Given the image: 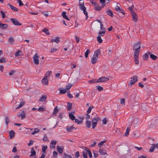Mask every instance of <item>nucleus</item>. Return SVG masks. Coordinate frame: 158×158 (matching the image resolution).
Instances as JSON below:
<instances>
[{"label":"nucleus","instance_id":"obj_20","mask_svg":"<svg viewBox=\"0 0 158 158\" xmlns=\"http://www.w3.org/2000/svg\"><path fill=\"white\" fill-rule=\"evenodd\" d=\"M94 7L96 10L98 11H100L101 10L103 6L101 7L97 3V4L94 5Z\"/></svg>","mask_w":158,"mask_h":158},{"label":"nucleus","instance_id":"obj_47","mask_svg":"<svg viewBox=\"0 0 158 158\" xmlns=\"http://www.w3.org/2000/svg\"><path fill=\"white\" fill-rule=\"evenodd\" d=\"M52 73V72L51 71H48L44 77H46L47 78H48V77L50 75H51Z\"/></svg>","mask_w":158,"mask_h":158},{"label":"nucleus","instance_id":"obj_13","mask_svg":"<svg viewBox=\"0 0 158 158\" xmlns=\"http://www.w3.org/2000/svg\"><path fill=\"white\" fill-rule=\"evenodd\" d=\"M26 113L24 111H22L20 114L18 115L19 117H21L22 119H24L26 117Z\"/></svg>","mask_w":158,"mask_h":158},{"label":"nucleus","instance_id":"obj_25","mask_svg":"<svg viewBox=\"0 0 158 158\" xmlns=\"http://www.w3.org/2000/svg\"><path fill=\"white\" fill-rule=\"evenodd\" d=\"M66 12H63L62 13V15L64 19H66V20L69 21V19L68 18L67 16L66 15Z\"/></svg>","mask_w":158,"mask_h":158},{"label":"nucleus","instance_id":"obj_59","mask_svg":"<svg viewBox=\"0 0 158 158\" xmlns=\"http://www.w3.org/2000/svg\"><path fill=\"white\" fill-rule=\"evenodd\" d=\"M106 141H102L101 142H100L98 144V146L100 147L104 143H105L106 142Z\"/></svg>","mask_w":158,"mask_h":158},{"label":"nucleus","instance_id":"obj_35","mask_svg":"<svg viewBox=\"0 0 158 158\" xmlns=\"http://www.w3.org/2000/svg\"><path fill=\"white\" fill-rule=\"evenodd\" d=\"M86 126L88 128H89L91 126V122L90 121H87L86 122Z\"/></svg>","mask_w":158,"mask_h":158},{"label":"nucleus","instance_id":"obj_39","mask_svg":"<svg viewBox=\"0 0 158 158\" xmlns=\"http://www.w3.org/2000/svg\"><path fill=\"white\" fill-rule=\"evenodd\" d=\"M43 31L47 35H49L50 34V33L48 30L46 28H45L44 29H43Z\"/></svg>","mask_w":158,"mask_h":158},{"label":"nucleus","instance_id":"obj_2","mask_svg":"<svg viewBox=\"0 0 158 158\" xmlns=\"http://www.w3.org/2000/svg\"><path fill=\"white\" fill-rule=\"evenodd\" d=\"M100 120V118L98 116H96L93 118L92 120V127L93 129H94L96 127L98 121Z\"/></svg>","mask_w":158,"mask_h":158},{"label":"nucleus","instance_id":"obj_11","mask_svg":"<svg viewBox=\"0 0 158 158\" xmlns=\"http://www.w3.org/2000/svg\"><path fill=\"white\" fill-rule=\"evenodd\" d=\"M139 54H134V57L135 64H139L138 57Z\"/></svg>","mask_w":158,"mask_h":158},{"label":"nucleus","instance_id":"obj_5","mask_svg":"<svg viewBox=\"0 0 158 158\" xmlns=\"http://www.w3.org/2000/svg\"><path fill=\"white\" fill-rule=\"evenodd\" d=\"M34 63L36 64H38L39 63V57L37 54L34 55L33 57Z\"/></svg>","mask_w":158,"mask_h":158},{"label":"nucleus","instance_id":"obj_51","mask_svg":"<svg viewBox=\"0 0 158 158\" xmlns=\"http://www.w3.org/2000/svg\"><path fill=\"white\" fill-rule=\"evenodd\" d=\"M97 80H96L95 79H92V80H89V83H96L97 82Z\"/></svg>","mask_w":158,"mask_h":158},{"label":"nucleus","instance_id":"obj_12","mask_svg":"<svg viewBox=\"0 0 158 158\" xmlns=\"http://www.w3.org/2000/svg\"><path fill=\"white\" fill-rule=\"evenodd\" d=\"M115 9L118 12L121 13L123 14V15H125V12L124 11L123 9H121L118 6H116Z\"/></svg>","mask_w":158,"mask_h":158},{"label":"nucleus","instance_id":"obj_62","mask_svg":"<svg viewBox=\"0 0 158 158\" xmlns=\"http://www.w3.org/2000/svg\"><path fill=\"white\" fill-rule=\"evenodd\" d=\"M102 123L104 124H106L107 122V119L106 118H105L102 120Z\"/></svg>","mask_w":158,"mask_h":158},{"label":"nucleus","instance_id":"obj_53","mask_svg":"<svg viewBox=\"0 0 158 158\" xmlns=\"http://www.w3.org/2000/svg\"><path fill=\"white\" fill-rule=\"evenodd\" d=\"M74 120H75V122L76 123H78V124H81L82 123V121L81 120H79L78 119H75Z\"/></svg>","mask_w":158,"mask_h":158},{"label":"nucleus","instance_id":"obj_18","mask_svg":"<svg viewBox=\"0 0 158 158\" xmlns=\"http://www.w3.org/2000/svg\"><path fill=\"white\" fill-rule=\"evenodd\" d=\"M8 5L9 6L10 8L14 11L17 12L18 11V10L17 8L15 7L14 6L8 3Z\"/></svg>","mask_w":158,"mask_h":158},{"label":"nucleus","instance_id":"obj_8","mask_svg":"<svg viewBox=\"0 0 158 158\" xmlns=\"http://www.w3.org/2000/svg\"><path fill=\"white\" fill-rule=\"evenodd\" d=\"M131 14L133 20L134 22H136L138 20L137 15L135 11H132Z\"/></svg>","mask_w":158,"mask_h":158},{"label":"nucleus","instance_id":"obj_15","mask_svg":"<svg viewBox=\"0 0 158 158\" xmlns=\"http://www.w3.org/2000/svg\"><path fill=\"white\" fill-rule=\"evenodd\" d=\"M57 141L56 140H52L50 143V148H54L56 143Z\"/></svg>","mask_w":158,"mask_h":158},{"label":"nucleus","instance_id":"obj_36","mask_svg":"<svg viewBox=\"0 0 158 158\" xmlns=\"http://www.w3.org/2000/svg\"><path fill=\"white\" fill-rule=\"evenodd\" d=\"M40 131V130L38 128H35L34 131H33L31 133L32 135H34L35 134L38 133Z\"/></svg>","mask_w":158,"mask_h":158},{"label":"nucleus","instance_id":"obj_52","mask_svg":"<svg viewBox=\"0 0 158 158\" xmlns=\"http://www.w3.org/2000/svg\"><path fill=\"white\" fill-rule=\"evenodd\" d=\"M72 86V85L70 84H69L66 87L65 89L66 90H69L71 88Z\"/></svg>","mask_w":158,"mask_h":158},{"label":"nucleus","instance_id":"obj_9","mask_svg":"<svg viewBox=\"0 0 158 158\" xmlns=\"http://www.w3.org/2000/svg\"><path fill=\"white\" fill-rule=\"evenodd\" d=\"M84 4V2H79V6L80 9L83 11L85 10H86V8Z\"/></svg>","mask_w":158,"mask_h":158},{"label":"nucleus","instance_id":"obj_54","mask_svg":"<svg viewBox=\"0 0 158 158\" xmlns=\"http://www.w3.org/2000/svg\"><path fill=\"white\" fill-rule=\"evenodd\" d=\"M43 140L44 141H48L49 140L48 139V138L46 136V135H44L43 139Z\"/></svg>","mask_w":158,"mask_h":158},{"label":"nucleus","instance_id":"obj_46","mask_svg":"<svg viewBox=\"0 0 158 158\" xmlns=\"http://www.w3.org/2000/svg\"><path fill=\"white\" fill-rule=\"evenodd\" d=\"M0 62L1 63H5L6 62V60L4 57H2L0 59Z\"/></svg>","mask_w":158,"mask_h":158},{"label":"nucleus","instance_id":"obj_10","mask_svg":"<svg viewBox=\"0 0 158 158\" xmlns=\"http://www.w3.org/2000/svg\"><path fill=\"white\" fill-rule=\"evenodd\" d=\"M99 152L102 155H104L107 153L106 151L103 148L100 147L99 150Z\"/></svg>","mask_w":158,"mask_h":158},{"label":"nucleus","instance_id":"obj_33","mask_svg":"<svg viewBox=\"0 0 158 158\" xmlns=\"http://www.w3.org/2000/svg\"><path fill=\"white\" fill-rule=\"evenodd\" d=\"M22 52L21 51H20L19 50H18L15 53V56H21L22 55Z\"/></svg>","mask_w":158,"mask_h":158},{"label":"nucleus","instance_id":"obj_41","mask_svg":"<svg viewBox=\"0 0 158 158\" xmlns=\"http://www.w3.org/2000/svg\"><path fill=\"white\" fill-rule=\"evenodd\" d=\"M47 146H44L42 148V152L44 153H46V150L47 149Z\"/></svg>","mask_w":158,"mask_h":158},{"label":"nucleus","instance_id":"obj_26","mask_svg":"<svg viewBox=\"0 0 158 158\" xmlns=\"http://www.w3.org/2000/svg\"><path fill=\"white\" fill-rule=\"evenodd\" d=\"M25 103V102L23 101H22L20 102L19 104V106L16 108V109H18L19 108H21L22 107Z\"/></svg>","mask_w":158,"mask_h":158},{"label":"nucleus","instance_id":"obj_4","mask_svg":"<svg viewBox=\"0 0 158 158\" xmlns=\"http://www.w3.org/2000/svg\"><path fill=\"white\" fill-rule=\"evenodd\" d=\"M131 80L130 81L129 85H132L138 81L137 77L136 76H135L133 77H131Z\"/></svg>","mask_w":158,"mask_h":158},{"label":"nucleus","instance_id":"obj_6","mask_svg":"<svg viewBox=\"0 0 158 158\" xmlns=\"http://www.w3.org/2000/svg\"><path fill=\"white\" fill-rule=\"evenodd\" d=\"M109 78L106 77H102L99 78L97 80V82H104L108 81Z\"/></svg>","mask_w":158,"mask_h":158},{"label":"nucleus","instance_id":"obj_49","mask_svg":"<svg viewBox=\"0 0 158 158\" xmlns=\"http://www.w3.org/2000/svg\"><path fill=\"white\" fill-rule=\"evenodd\" d=\"M100 28L101 30H102L101 31L106 32V30L105 28L103 27V25L102 23H101L100 25Z\"/></svg>","mask_w":158,"mask_h":158},{"label":"nucleus","instance_id":"obj_42","mask_svg":"<svg viewBox=\"0 0 158 158\" xmlns=\"http://www.w3.org/2000/svg\"><path fill=\"white\" fill-rule=\"evenodd\" d=\"M63 158H72V157L70 155H67L65 153H64Z\"/></svg>","mask_w":158,"mask_h":158},{"label":"nucleus","instance_id":"obj_31","mask_svg":"<svg viewBox=\"0 0 158 158\" xmlns=\"http://www.w3.org/2000/svg\"><path fill=\"white\" fill-rule=\"evenodd\" d=\"M150 57L151 59H152V60H156L157 58V57L156 56L153 54H150Z\"/></svg>","mask_w":158,"mask_h":158},{"label":"nucleus","instance_id":"obj_63","mask_svg":"<svg viewBox=\"0 0 158 158\" xmlns=\"http://www.w3.org/2000/svg\"><path fill=\"white\" fill-rule=\"evenodd\" d=\"M91 110H92L91 107V106L89 107L88 110L87 111V113L88 114H89L91 111Z\"/></svg>","mask_w":158,"mask_h":158},{"label":"nucleus","instance_id":"obj_23","mask_svg":"<svg viewBox=\"0 0 158 158\" xmlns=\"http://www.w3.org/2000/svg\"><path fill=\"white\" fill-rule=\"evenodd\" d=\"M9 134L10 138H12L15 136V132L13 130H11L9 132Z\"/></svg>","mask_w":158,"mask_h":158},{"label":"nucleus","instance_id":"obj_45","mask_svg":"<svg viewBox=\"0 0 158 158\" xmlns=\"http://www.w3.org/2000/svg\"><path fill=\"white\" fill-rule=\"evenodd\" d=\"M72 104L71 103H68L67 106L68 110H70L72 108Z\"/></svg>","mask_w":158,"mask_h":158},{"label":"nucleus","instance_id":"obj_21","mask_svg":"<svg viewBox=\"0 0 158 158\" xmlns=\"http://www.w3.org/2000/svg\"><path fill=\"white\" fill-rule=\"evenodd\" d=\"M74 112H72L69 114V118L72 120H74L75 119V116L73 115Z\"/></svg>","mask_w":158,"mask_h":158},{"label":"nucleus","instance_id":"obj_38","mask_svg":"<svg viewBox=\"0 0 158 158\" xmlns=\"http://www.w3.org/2000/svg\"><path fill=\"white\" fill-rule=\"evenodd\" d=\"M105 34V32L104 31H100L98 32V36H100L101 37V36H102L104 35Z\"/></svg>","mask_w":158,"mask_h":158},{"label":"nucleus","instance_id":"obj_61","mask_svg":"<svg viewBox=\"0 0 158 158\" xmlns=\"http://www.w3.org/2000/svg\"><path fill=\"white\" fill-rule=\"evenodd\" d=\"M75 157L76 158H77L80 156V154L78 151H77L75 154Z\"/></svg>","mask_w":158,"mask_h":158},{"label":"nucleus","instance_id":"obj_60","mask_svg":"<svg viewBox=\"0 0 158 158\" xmlns=\"http://www.w3.org/2000/svg\"><path fill=\"white\" fill-rule=\"evenodd\" d=\"M120 103L121 104L124 105L125 104V99L124 98H122L121 100Z\"/></svg>","mask_w":158,"mask_h":158},{"label":"nucleus","instance_id":"obj_29","mask_svg":"<svg viewBox=\"0 0 158 158\" xmlns=\"http://www.w3.org/2000/svg\"><path fill=\"white\" fill-rule=\"evenodd\" d=\"M74 129L73 126H68L66 127V130L68 132H71L72 130Z\"/></svg>","mask_w":158,"mask_h":158},{"label":"nucleus","instance_id":"obj_1","mask_svg":"<svg viewBox=\"0 0 158 158\" xmlns=\"http://www.w3.org/2000/svg\"><path fill=\"white\" fill-rule=\"evenodd\" d=\"M140 48V43L139 42H138L136 43H135L133 46V50H134V54H139Z\"/></svg>","mask_w":158,"mask_h":158},{"label":"nucleus","instance_id":"obj_64","mask_svg":"<svg viewBox=\"0 0 158 158\" xmlns=\"http://www.w3.org/2000/svg\"><path fill=\"white\" fill-rule=\"evenodd\" d=\"M59 38L58 37H56V38L55 39H54V41L56 43H58L59 41Z\"/></svg>","mask_w":158,"mask_h":158},{"label":"nucleus","instance_id":"obj_3","mask_svg":"<svg viewBox=\"0 0 158 158\" xmlns=\"http://www.w3.org/2000/svg\"><path fill=\"white\" fill-rule=\"evenodd\" d=\"M82 153L83 156L84 158H87V154H88L90 158H92V157L91 152L89 150L86 149L85 150H84L83 151Z\"/></svg>","mask_w":158,"mask_h":158},{"label":"nucleus","instance_id":"obj_7","mask_svg":"<svg viewBox=\"0 0 158 158\" xmlns=\"http://www.w3.org/2000/svg\"><path fill=\"white\" fill-rule=\"evenodd\" d=\"M10 20L11 22L14 24L15 25H21V24L17 20V19H15L11 18L10 19Z\"/></svg>","mask_w":158,"mask_h":158},{"label":"nucleus","instance_id":"obj_37","mask_svg":"<svg viewBox=\"0 0 158 158\" xmlns=\"http://www.w3.org/2000/svg\"><path fill=\"white\" fill-rule=\"evenodd\" d=\"M5 123L7 125L10 122V119L8 117L6 116L5 119Z\"/></svg>","mask_w":158,"mask_h":158},{"label":"nucleus","instance_id":"obj_44","mask_svg":"<svg viewBox=\"0 0 158 158\" xmlns=\"http://www.w3.org/2000/svg\"><path fill=\"white\" fill-rule=\"evenodd\" d=\"M38 110L39 111H44L45 110V108H44L43 107H40Z\"/></svg>","mask_w":158,"mask_h":158},{"label":"nucleus","instance_id":"obj_19","mask_svg":"<svg viewBox=\"0 0 158 158\" xmlns=\"http://www.w3.org/2000/svg\"><path fill=\"white\" fill-rule=\"evenodd\" d=\"M151 53L150 52H148L147 53H145L143 56V59L144 60H147L148 58V54H150Z\"/></svg>","mask_w":158,"mask_h":158},{"label":"nucleus","instance_id":"obj_34","mask_svg":"<svg viewBox=\"0 0 158 158\" xmlns=\"http://www.w3.org/2000/svg\"><path fill=\"white\" fill-rule=\"evenodd\" d=\"M106 13L108 15L110 16L111 17L113 16V14L112 11L110 10H108L106 11Z\"/></svg>","mask_w":158,"mask_h":158},{"label":"nucleus","instance_id":"obj_58","mask_svg":"<svg viewBox=\"0 0 158 158\" xmlns=\"http://www.w3.org/2000/svg\"><path fill=\"white\" fill-rule=\"evenodd\" d=\"M53 157H56L58 155V153L55 151H54L53 152Z\"/></svg>","mask_w":158,"mask_h":158},{"label":"nucleus","instance_id":"obj_43","mask_svg":"<svg viewBox=\"0 0 158 158\" xmlns=\"http://www.w3.org/2000/svg\"><path fill=\"white\" fill-rule=\"evenodd\" d=\"M97 40L98 42L100 44L102 43V39L101 37H100V36H98L97 37Z\"/></svg>","mask_w":158,"mask_h":158},{"label":"nucleus","instance_id":"obj_16","mask_svg":"<svg viewBox=\"0 0 158 158\" xmlns=\"http://www.w3.org/2000/svg\"><path fill=\"white\" fill-rule=\"evenodd\" d=\"M42 83L44 85H48V80L47 78L44 77L42 80Z\"/></svg>","mask_w":158,"mask_h":158},{"label":"nucleus","instance_id":"obj_55","mask_svg":"<svg viewBox=\"0 0 158 158\" xmlns=\"http://www.w3.org/2000/svg\"><path fill=\"white\" fill-rule=\"evenodd\" d=\"M89 52V49H87L85 53V56L86 58L88 57V55Z\"/></svg>","mask_w":158,"mask_h":158},{"label":"nucleus","instance_id":"obj_40","mask_svg":"<svg viewBox=\"0 0 158 158\" xmlns=\"http://www.w3.org/2000/svg\"><path fill=\"white\" fill-rule=\"evenodd\" d=\"M14 40L13 38L12 37H10L8 39V42L10 43L11 44H13L14 42Z\"/></svg>","mask_w":158,"mask_h":158},{"label":"nucleus","instance_id":"obj_48","mask_svg":"<svg viewBox=\"0 0 158 158\" xmlns=\"http://www.w3.org/2000/svg\"><path fill=\"white\" fill-rule=\"evenodd\" d=\"M96 87H97V89H98V90L99 91H102L103 89V88L102 87H101L99 85L97 86Z\"/></svg>","mask_w":158,"mask_h":158},{"label":"nucleus","instance_id":"obj_56","mask_svg":"<svg viewBox=\"0 0 158 158\" xmlns=\"http://www.w3.org/2000/svg\"><path fill=\"white\" fill-rule=\"evenodd\" d=\"M134 8V6L132 5L131 6L129 7L128 8V10L131 11V13H132V11H134L133 10V8Z\"/></svg>","mask_w":158,"mask_h":158},{"label":"nucleus","instance_id":"obj_27","mask_svg":"<svg viewBox=\"0 0 158 158\" xmlns=\"http://www.w3.org/2000/svg\"><path fill=\"white\" fill-rule=\"evenodd\" d=\"M59 110L57 108V106H56L55 107L54 110L52 113V114L56 116L57 113L58 112Z\"/></svg>","mask_w":158,"mask_h":158},{"label":"nucleus","instance_id":"obj_14","mask_svg":"<svg viewBox=\"0 0 158 158\" xmlns=\"http://www.w3.org/2000/svg\"><path fill=\"white\" fill-rule=\"evenodd\" d=\"M98 58V56H93V57L91 59V62L93 64H95L97 62Z\"/></svg>","mask_w":158,"mask_h":158},{"label":"nucleus","instance_id":"obj_50","mask_svg":"<svg viewBox=\"0 0 158 158\" xmlns=\"http://www.w3.org/2000/svg\"><path fill=\"white\" fill-rule=\"evenodd\" d=\"M83 12L84 15H85L86 16L85 19H87L88 18V15L87 11H86V10H85L83 11Z\"/></svg>","mask_w":158,"mask_h":158},{"label":"nucleus","instance_id":"obj_24","mask_svg":"<svg viewBox=\"0 0 158 158\" xmlns=\"http://www.w3.org/2000/svg\"><path fill=\"white\" fill-rule=\"evenodd\" d=\"M47 98V97L46 95L42 96L39 100V102H44L45 101Z\"/></svg>","mask_w":158,"mask_h":158},{"label":"nucleus","instance_id":"obj_17","mask_svg":"<svg viewBox=\"0 0 158 158\" xmlns=\"http://www.w3.org/2000/svg\"><path fill=\"white\" fill-rule=\"evenodd\" d=\"M57 150H58V152L60 154H61L63 152V147L62 146H58L57 147Z\"/></svg>","mask_w":158,"mask_h":158},{"label":"nucleus","instance_id":"obj_30","mask_svg":"<svg viewBox=\"0 0 158 158\" xmlns=\"http://www.w3.org/2000/svg\"><path fill=\"white\" fill-rule=\"evenodd\" d=\"M100 53V49H98L96 51H95L94 52V56H98V55Z\"/></svg>","mask_w":158,"mask_h":158},{"label":"nucleus","instance_id":"obj_22","mask_svg":"<svg viewBox=\"0 0 158 158\" xmlns=\"http://www.w3.org/2000/svg\"><path fill=\"white\" fill-rule=\"evenodd\" d=\"M0 27L2 29H5L7 28L8 25L6 24H2L0 23Z\"/></svg>","mask_w":158,"mask_h":158},{"label":"nucleus","instance_id":"obj_57","mask_svg":"<svg viewBox=\"0 0 158 158\" xmlns=\"http://www.w3.org/2000/svg\"><path fill=\"white\" fill-rule=\"evenodd\" d=\"M0 12L2 14V18L3 19L5 17V13L2 11H1Z\"/></svg>","mask_w":158,"mask_h":158},{"label":"nucleus","instance_id":"obj_32","mask_svg":"<svg viewBox=\"0 0 158 158\" xmlns=\"http://www.w3.org/2000/svg\"><path fill=\"white\" fill-rule=\"evenodd\" d=\"M31 154L30 155V156H31L35 155L36 152L34 150V149L32 148L31 150Z\"/></svg>","mask_w":158,"mask_h":158},{"label":"nucleus","instance_id":"obj_28","mask_svg":"<svg viewBox=\"0 0 158 158\" xmlns=\"http://www.w3.org/2000/svg\"><path fill=\"white\" fill-rule=\"evenodd\" d=\"M59 90L60 91L59 93L60 94H65L67 92V90L65 89H59Z\"/></svg>","mask_w":158,"mask_h":158}]
</instances>
